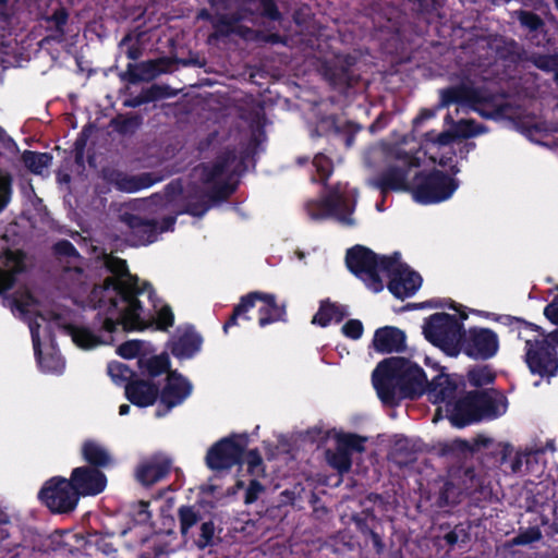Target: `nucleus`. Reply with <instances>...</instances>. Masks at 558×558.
Wrapping results in <instances>:
<instances>
[{
	"instance_id": "obj_1",
	"label": "nucleus",
	"mask_w": 558,
	"mask_h": 558,
	"mask_svg": "<svg viewBox=\"0 0 558 558\" xmlns=\"http://www.w3.org/2000/svg\"><path fill=\"white\" fill-rule=\"evenodd\" d=\"M104 264L108 270L120 278L119 281L107 278L104 286L95 287L89 300L95 308L102 310L107 315L104 326L113 331L116 325L124 329H144L154 319V314L143 307L144 298L151 301L150 286L138 287L137 278H133L124 259L105 255Z\"/></svg>"
},
{
	"instance_id": "obj_2",
	"label": "nucleus",
	"mask_w": 558,
	"mask_h": 558,
	"mask_svg": "<svg viewBox=\"0 0 558 558\" xmlns=\"http://www.w3.org/2000/svg\"><path fill=\"white\" fill-rule=\"evenodd\" d=\"M373 383L381 401L392 404L400 398L423 393L427 379L416 364L403 357H390L376 367Z\"/></svg>"
},
{
	"instance_id": "obj_3",
	"label": "nucleus",
	"mask_w": 558,
	"mask_h": 558,
	"mask_svg": "<svg viewBox=\"0 0 558 558\" xmlns=\"http://www.w3.org/2000/svg\"><path fill=\"white\" fill-rule=\"evenodd\" d=\"M347 265L372 291L379 292L383 290V276L389 270V259H378L368 248L356 246L348 251Z\"/></svg>"
},
{
	"instance_id": "obj_4",
	"label": "nucleus",
	"mask_w": 558,
	"mask_h": 558,
	"mask_svg": "<svg viewBox=\"0 0 558 558\" xmlns=\"http://www.w3.org/2000/svg\"><path fill=\"white\" fill-rule=\"evenodd\" d=\"M426 338L442 349L448 355L460 353L462 341L461 325L458 319L446 313H437L429 317L424 327Z\"/></svg>"
},
{
	"instance_id": "obj_5",
	"label": "nucleus",
	"mask_w": 558,
	"mask_h": 558,
	"mask_svg": "<svg viewBox=\"0 0 558 558\" xmlns=\"http://www.w3.org/2000/svg\"><path fill=\"white\" fill-rule=\"evenodd\" d=\"M457 184L449 175L435 171L414 177L413 196L420 203H438L449 198Z\"/></svg>"
},
{
	"instance_id": "obj_6",
	"label": "nucleus",
	"mask_w": 558,
	"mask_h": 558,
	"mask_svg": "<svg viewBox=\"0 0 558 558\" xmlns=\"http://www.w3.org/2000/svg\"><path fill=\"white\" fill-rule=\"evenodd\" d=\"M234 153L228 151L220 156L213 165L196 169V175L207 185V193L213 197L227 196L231 190L228 180L233 171Z\"/></svg>"
},
{
	"instance_id": "obj_7",
	"label": "nucleus",
	"mask_w": 558,
	"mask_h": 558,
	"mask_svg": "<svg viewBox=\"0 0 558 558\" xmlns=\"http://www.w3.org/2000/svg\"><path fill=\"white\" fill-rule=\"evenodd\" d=\"M39 498L52 512L60 513L72 511L78 502L71 481L63 477L47 481L39 492Z\"/></svg>"
},
{
	"instance_id": "obj_8",
	"label": "nucleus",
	"mask_w": 558,
	"mask_h": 558,
	"mask_svg": "<svg viewBox=\"0 0 558 558\" xmlns=\"http://www.w3.org/2000/svg\"><path fill=\"white\" fill-rule=\"evenodd\" d=\"M525 361L532 373L541 376H553L558 369V357L554 348L548 345V339L541 335L525 340Z\"/></svg>"
},
{
	"instance_id": "obj_9",
	"label": "nucleus",
	"mask_w": 558,
	"mask_h": 558,
	"mask_svg": "<svg viewBox=\"0 0 558 558\" xmlns=\"http://www.w3.org/2000/svg\"><path fill=\"white\" fill-rule=\"evenodd\" d=\"M251 307H257L260 326L277 320L283 315V308L276 304L274 295L254 292L242 299L241 303L234 308L233 315L229 323L226 324L225 328L231 324H235L236 318L246 313Z\"/></svg>"
},
{
	"instance_id": "obj_10",
	"label": "nucleus",
	"mask_w": 558,
	"mask_h": 558,
	"mask_svg": "<svg viewBox=\"0 0 558 558\" xmlns=\"http://www.w3.org/2000/svg\"><path fill=\"white\" fill-rule=\"evenodd\" d=\"M306 211L314 220L335 216L343 223H353V220L348 216L352 211V205L344 199L342 193L338 190L331 192L328 197L308 202Z\"/></svg>"
},
{
	"instance_id": "obj_11",
	"label": "nucleus",
	"mask_w": 558,
	"mask_h": 558,
	"mask_svg": "<svg viewBox=\"0 0 558 558\" xmlns=\"http://www.w3.org/2000/svg\"><path fill=\"white\" fill-rule=\"evenodd\" d=\"M366 438L354 434H338L335 450L327 451L328 463L339 473H347L351 469L352 452H363Z\"/></svg>"
},
{
	"instance_id": "obj_12",
	"label": "nucleus",
	"mask_w": 558,
	"mask_h": 558,
	"mask_svg": "<svg viewBox=\"0 0 558 558\" xmlns=\"http://www.w3.org/2000/svg\"><path fill=\"white\" fill-rule=\"evenodd\" d=\"M474 359H489L498 350V338L489 329H471L460 343V351Z\"/></svg>"
},
{
	"instance_id": "obj_13",
	"label": "nucleus",
	"mask_w": 558,
	"mask_h": 558,
	"mask_svg": "<svg viewBox=\"0 0 558 558\" xmlns=\"http://www.w3.org/2000/svg\"><path fill=\"white\" fill-rule=\"evenodd\" d=\"M245 448V439L227 438L215 445L207 453V465L213 470L230 469L240 461Z\"/></svg>"
},
{
	"instance_id": "obj_14",
	"label": "nucleus",
	"mask_w": 558,
	"mask_h": 558,
	"mask_svg": "<svg viewBox=\"0 0 558 558\" xmlns=\"http://www.w3.org/2000/svg\"><path fill=\"white\" fill-rule=\"evenodd\" d=\"M384 275L390 277L388 288L390 292L399 299H405L413 295L422 283V279L418 274L407 267L397 265L391 260L389 270Z\"/></svg>"
},
{
	"instance_id": "obj_15",
	"label": "nucleus",
	"mask_w": 558,
	"mask_h": 558,
	"mask_svg": "<svg viewBox=\"0 0 558 558\" xmlns=\"http://www.w3.org/2000/svg\"><path fill=\"white\" fill-rule=\"evenodd\" d=\"M192 392V385L175 372L169 373L167 384L160 395V408L157 415L162 416L172 408L182 403Z\"/></svg>"
},
{
	"instance_id": "obj_16",
	"label": "nucleus",
	"mask_w": 558,
	"mask_h": 558,
	"mask_svg": "<svg viewBox=\"0 0 558 558\" xmlns=\"http://www.w3.org/2000/svg\"><path fill=\"white\" fill-rule=\"evenodd\" d=\"M70 481L73 489L77 493V498H80V496L100 494L107 485L105 474L90 466L75 468L72 471Z\"/></svg>"
},
{
	"instance_id": "obj_17",
	"label": "nucleus",
	"mask_w": 558,
	"mask_h": 558,
	"mask_svg": "<svg viewBox=\"0 0 558 558\" xmlns=\"http://www.w3.org/2000/svg\"><path fill=\"white\" fill-rule=\"evenodd\" d=\"M10 305L12 310L19 313V315L25 319H28L29 329L32 332L34 350L37 355H39V328L40 323L35 319H31V316L37 315L39 313V304L38 301L29 293V291L24 290L14 296L12 301H10Z\"/></svg>"
},
{
	"instance_id": "obj_18",
	"label": "nucleus",
	"mask_w": 558,
	"mask_h": 558,
	"mask_svg": "<svg viewBox=\"0 0 558 558\" xmlns=\"http://www.w3.org/2000/svg\"><path fill=\"white\" fill-rule=\"evenodd\" d=\"M446 412L450 422L458 427H463L481 420L476 393L468 395L454 401L451 407H448Z\"/></svg>"
},
{
	"instance_id": "obj_19",
	"label": "nucleus",
	"mask_w": 558,
	"mask_h": 558,
	"mask_svg": "<svg viewBox=\"0 0 558 558\" xmlns=\"http://www.w3.org/2000/svg\"><path fill=\"white\" fill-rule=\"evenodd\" d=\"M26 269V255L21 251H7L0 255V293L9 290L17 274Z\"/></svg>"
},
{
	"instance_id": "obj_20",
	"label": "nucleus",
	"mask_w": 558,
	"mask_h": 558,
	"mask_svg": "<svg viewBox=\"0 0 558 558\" xmlns=\"http://www.w3.org/2000/svg\"><path fill=\"white\" fill-rule=\"evenodd\" d=\"M456 390L457 385L450 376L439 374L429 384L427 393L432 402L442 403L446 411L456 400Z\"/></svg>"
},
{
	"instance_id": "obj_21",
	"label": "nucleus",
	"mask_w": 558,
	"mask_h": 558,
	"mask_svg": "<svg viewBox=\"0 0 558 558\" xmlns=\"http://www.w3.org/2000/svg\"><path fill=\"white\" fill-rule=\"evenodd\" d=\"M373 345L378 352H399L405 348V335L396 327H383L376 330Z\"/></svg>"
},
{
	"instance_id": "obj_22",
	"label": "nucleus",
	"mask_w": 558,
	"mask_h": 558,
	"mask_svg": "<svg viewBox=\"0 0 558 558\" xmlns=\"http://www.w3.org/2000/svg\"><path fill=\"white\" fill-rule=\"evenodd\" d=\"M121 220L132 230L136 244L144 245L155 240L157 229L153 221L144 220L131 214H123Z\"/></svg>"
},
{
	"instance_id": "obj_23",
	"label": "nucleus",
	"mask_w": 558,
	"mask_h": 558,
	"mask_svg": "<svg viewBox=\"0 0 558 558\" xmlns=\"http://www.w3.org/2000/svg\"><path fill=\"white\" fill-rule=\"evenodd\" d=\"M128 399L138 407H148L157 398L158 389L149 381L136 380L125 387Z\"/></svg>"
},
{
	"instance_id": "obj_24",
	"label": "nucleus",
	"mask_w": 558,
	"mask_h": 558,
	"mask_svg": "<svg viewBox=\"0 0 558 558\" xmlns=\"http://www.w3.org/2000/svg\"><path fill=\"white\" fill-rule=\"evenodd\" d=\"M169 470L168 461L153 458L143 462L136 471V477L143 485H153L166 476Z\"/></svg>"
},
{
	"instance_id": "obj_25",
	"label": "nucleus",
	"mask_w": 558,
	"mask_h": 558,
	"mask_svg": "<svg viewBox=\"0 0 558 558\" xmlns=\"http://www.w3.org/2000/svg\"><path fill=\"white\" fill-rule=\"evenodd\" d=\"M477 404L481 420L496 418L506 413L508 408L507 399L501 395H477Z\"/></svg>"
},
{
	"instance_id": "obj_26",
	"label": "nucleus",
	"mask_w": 558,
	"mask_h": 558,
	"mask_svg": "<svg viewBox=\"0 0 558 558\" xmlns=\"http://www.w3.org/2000/svg\"><path fill=\"white\" fill-rule=\"evenodd\" d=\"M410 167H391L381 177V186L392 190H411L413 192L414 179H409Z\"/></svg>"
},
{
	"instance_id": "obj_27",
	"label": "nucleus",
	"mask_w": 558,
	"mask_h": 558,
	"mask_svg": "<svg viewBox=\"0 0 558 558\" xmlns=\"http://www.w3.org/2000/svg\"><path fill=\"white\" fill-rule=\"evenodd\" d=\"M157 181H159V178H155L150 173H142L137 175L120 174L116 180V185L120 191L134 193L150 186Z\"/></svg>"
},
{
	"instance_id": "obj_28",
	"label": "nucleus",
	"mask_w": 558,
	"mask_h": 558,
	"mask_svg": "<svg viewBox=\"0 0 558 558\" xmlns=\"http://www.w3.org/2000/svg\"><path fill=\"white\" fill-rule=\"evenodd\" d=\"M82 454L88 463L96 466H106L111 462L107 449L94 440H87L83 444Z\"/></svg>"
},
{
	"instance_id": "obj_29",
	"label": "nucleus",
	"mask_w": 558,
	"mask_h": 558,
	"mask_svg": "<svg viewBox=\"0 0 558 558\" xmlns=\"http://www.w3.org/2000/svg\"><path fill=\"white\" fill-rule=\"evenodd\" d=\"M178 520L180 533L186 542L190 537V531L202 521L199 509L193 506H182L178 509Z\"/></svg>"
},
{
	"instance_id": "obj_30",
	"label": "nucleus",
	"mask_w": 558,
	"mask_h": 558,
	"mask_svg": "<svg viewBox=\"0 0 558 558\" xmlns=\"http://www.w3.org/2000/svg\"><path fill=\"white\" fill-rule=\"evenodd\" d=\"M64 332L82 349H92L100 344L99 338L86 328L66 326Z\"/></svg>"
},
{
	"instance_id": "obj_31",
	"label": "nucleus",
	"mask_w": 558,
	"mask_h": 558,
	"mask_svg": "<svg viewBox=\"0 0 558 558\" xmlns=\"http://www.w3.org/2000/svg\"><path fill=\"white\" fill-rule=\"evenodd\" d=\"M23 161L32 172L43 174L51 165L52 157L46 153L25 151Z\"/></svg>"
},
{
	"instance_id": "obj_32",
	"label": "nucleus",
	"mask_w": 558,
	"mask_h": 558,
	"mask_svg": "<svg viewBox=\"0 0 558 558\" xmlns=\"http://www.w3.org/2000/svg\"><path fill=\"white\" fill-rule=\"evenodd\" d=\"M202 339L193 333L182 336L173 348V353L178 356L187 357L199 350Z\"/></svg>"
},
{
	"instance_id": "obj_33",
	"label": "nucleus",
	"mask_w": 558,
	"mask_h": 558,
	"mask_svg": "<svg viewBox=\"0 0 558 558\" xmlns=\"http://www.w3.org/2000/svg\"><path fill=\"white\" fill-rule=\"evenodd\" d=\"M241 19L242 17L240 16L221 15L216 20L215 27L217 28V32H219L222 35L235 33L243 37H247L248 34H251V31L248 28H243L238 25V22Z\"/></svg>"
},
{
	"instance_id": "obj_34",
	"label": "nucleus",
	"mask_w": 558,
	"mask_h": 558,
	"mask_svg": "<svg viewBox=\"0 0 558 558\" xmlns=\"http://www.w3.org/2000/svg\"><path fill=\"white\" fill-rule=\"evenodd\" d=\"M342 318V313L340 310L330 303L322 304L319 311L313 317L312 323L318 324L322 327L327 326L330 322L336 320L339 322Z\"/></svg>"
},
{
	"instance_id": "obj_35",
	"label": "nucleus",
	"mask_w": 558,
	"mask_h": 558,
	"mask_svg": "<svg viewBox=\"0 0 558 558\" xmlns=\"http://www.w3.org/2000/svg\"><path fill=\"white\" fill-rule=\"evenodd\" d=\"M457 138H470L484 133L483 125L476 124L473 120H460L452 125Z\"/></svg>"
},
{
	"instance_id": "obj_36",
	"label": "nucleus",
	"mask_w": 558,
	"mask_h": 558,
	"mask_svg": "<svg viewBox=\"0 0 558 558\" xmlns=\"http://www.w3.org/2000/svg\"><path fill=\"white\" fill-rule=\"evenodd\" d=\"M143 366L151 376H158L166 372L169 367V359L167 355H156L147 359L146 361H142Z\"/></svg>"
},
{
	"instance_id": "obj_37",
	"label": "nucleus",
	"mask_w": 558,
	"mask_h": 558,
	"mask_svg": "<svg viewBox=\"0 0 558 558\" xmlns=\"http://www.w3.org/2000/svg\"><path fill=\"white\" fill-rule=\"evenodd\" d=\"M215 536V524L213 521L202 522L199 527V536L194 539V544L197 548L204 549L208 546H211L214 543Z\"/></svg>"
},
{
	"instance_id": "obj_38",
	"label": "nucleus",
	"mask_w": 558,
	"mask_h": 558,
	"mask_svg": "<svg viewBox=\"0 0 558 558\" xmlns=\"http://www.w3.org/2000/svg\"><path fill=\"white\" fill-rule=\"evenodd\" d=\"M468 378L473 386L481 387L490 384L494 380V375L488 367L483 366L471 369Z\"/></svg>"
},
{
	"instance_id": "obj_39",
	"label": "nucleus",
	"mask_w": 558,
	"mask_h": 558,
	"mask_svg": "<svg viewBox=\"0 0 558 558\" xmlns=\"http://www.w3.org/2000/svg\"><path fill=\"white\" fill-rule=\"evenodd\" d=\"M245 462L247 464V471L254 476L259 477L265 473L263 459L257 451L251 450L245 456Z\"/></svg>"
},
{
	"instance_id": "obj_40",
	"label": "nucleus",
	"mask_w": 558,
	"mask_h": 558,
	"mask_svg": "<svg viewBox=\"0 0 558 558\" xmlns=\"http://www.w3.org/2000/svg\"><path fill=\"white\" fill-rule=\"evenodd\" d=\"M514 14L520 23L530 31H536L543 25V21L534 13L519 10Z\"/></svg>"
},
{
	"instance_id": "obj_41",
	"label": "nucleus",
	"mask_w": 558,
	"mask_h": 558,
	"mask_svg": "<svg viewBox=\"0 0 558 558\" xmlns=\"http://www.w3.org/2000/svg\"><path fill=\"white\" fill-rule=\"evenodd\" d=\"M108 373L116 383L128 380L131 377V371L122 363L113 362L108 365Z\"/></svg>"
},
{
	"instance_id": "obj_42",
	"label": "nucleus",
	"mask_w": 558,
	"mask_h": 558,
	"mask_svg": "<svg viewBox=\"0 0 558 558\" xmlns=\"http://www.w3.org/2000/svg\"><path fill=\"white\" fill-rule=\"evenodd\" d=\"M542 537V533L538 527H531L518 534L512 543L514 545H526L533 542L539 541Z\"/></svg>"
},
{
	"instance_id": "obj_43",
	"label": "nucleus",
	"mask_w": 558,
	"mask_h": 558,
	"mask_svg": "<svg viewBox=\"0 0 558 558\" xmlns=\"http://www.w3.org/2000/svg\"><path fill=\"white\" fill-rule=\"evenodd\" d=\"M440 105L442 107L449 106L452 102L461 101L464 98L463 90L459 87H451L440 92Z\"/></svg>"
},
{
	"instance_id": "obj_44",
	"label": "nucleus",
	"mask_w": 558,
	"mask_h": 558,
	"mask_svg": "<svg viewBox=\"0 0 558 558\" xmlns=\"http://www.w3.org/2000/svg\"><path fill=\"white\" fill-rule=\"evenodd\" d=\"M142 347H143V344L141 341H137V340L128 341V342L122 343L118 348V353L124 359H133V357L137 356V354L141 352Z\"/></svg>"
},
{
	"instance_id": "obj_45",
	"label": "nucleus",
	"mask_w": 558,
	"mask_h": 558,
	"mask_svg": "<svg viewBox=\"0 0 558 558\" xmlns=\"http://www.w3.org/2000/svg\"><path fill=\"white\" fill-rule=\"evenodd\" d=\"M534 64L545 71L558 72V54L538 56L534 59Z\"/></svg>"
},
{
	"instance_id": "obj_46",
	"label": "nucleus",
	"mask_w": 558,
	"mask_h": 558,
	"mask_svg": "<svg viewBox=\"0 0 558 558\" xmlns=\"http://www.w3.org/2000/svg\"><path fill=\"white\" fill-rule=\"evenodd\" d=\"M342 331L349 338L359 339L363 333V325L357 319H350L343 325Z\"/></svg>"
},
{
	"instance_id": "obj_47",
	"label": "nucleus",
	"mask_w": 558,
	"mask_h": 558,
	"mask_svg": "<svg viewBox=\"0 0 558 558\" xmlns=\"http://www.w3.org/2000/svg\"><path fill=\"white\" fill-rule=\"evenodd\" d=\"M313 165L316 168L317 172L319 173L320 180H326L331 169L329 159L325 156L319 155L314 158Z\"/></svg>"
},
{
	"instance_id": "obj_48",
	"label": "nucleus",
	"mask_w": 558,
	"mask_h": 558,
	"mask_svg": "<svg viewBox=\"0 0 558 558\" xmlns=\"http://www.w3.org/2000/svg\"><path fill=\"white\" fill-rule=\"evenodd\" d=\"M10 180L8 175L0 170V211L9 202Z\"/></svg>"
},
{
	"instance_id": "obj_49",
	"label": "nucleus",
	"mask_w": 558,
	"mask_h": 558,
	"mask_svg": "<svg viewBox=\"0 0 558 558\" xmlns=\"http://www.w3.org/2000/svg\"><path fill=\"white\" fill-rule=\"evenodd\" d=\"M157 324L159 328L166 329L173 324V314L169 306H162L157 312Z\"/></svg>"
},
{
	"instance_id": "obj_50",
	"label": "nucleus",
	"mask_w": 558,
	"mask_h": 558,
	"mask_svg": "<svg viewBox=\"0 0 558 558\" xmlns=\"http://www.w3.org/2000/svg\"><path fill=\"white\" fill-rule=\"evenodd\" d=\"M264 490V487L263 485L256 480V478H253L248 485V488L246 490V494H245V502L246 504H252L254 502L259 494Z\"/></svg>"
},
{
	"instance_id": "obj_51",
	"label": "nucleus",
	"mask_w": 558,
	"mask_h": 558,
	"mask_svg": "<svg viewBox=\"0 0 558 558\" xmlns=\"http://www.w3.org/2000/svg\"><path fill=\"white\" fill-rule=\"evenodd\" d=\"M54 251L60 256H69L74 259L78 258V255L76 254L74 246L68 241H61L57 243L54 246Z\"/></svg>"
},
{
	"instance_id": "obj_52",
	"label": "nucleus",
	"mask_w": 558,
	"mask_h": 558,
	"mask_svg": "<svg viewBox=\"0 0 558 558\" xmlns=\"http://www.w3.org/2000/svg\"><path fill=\"white\" fill-rule=\"evenodd\" d=\"M260 2L263 5V12L266 16L271 20H278L280 17V13L271 0H260Z\"/></svg>"
},
{
	"instance_id": "obj_53",
	"label": "nucleus",
	"mask_w": 558,
	"mask_h": 558,
	"mask_svg": "<svg viewBox=\"0 0 558 558\" xmlns=\"http://www.w3.org/2000/svg\"><path fill=\"white\" fill-rule=\"evenodd\" d=\"M142 69L145 71V75H144L145 80H151L160 73L158 63L155 61H149V62L143 63Z\"/></svg>"
},
{
	"instance_id": "obj_54",
	"label": "nucleus",
	"mask_w": 558,
	"mask_h": 558,
	"mask_svg": "<svg viewBox=\"0 0 558 558\" xmlns=\"http://www.w3.org/2000/svg\"><path fill=\"white\" fill-rule=\"evenodd\" d=\"M544 313L548 319L558 324V298L545 307Z\"/></svg>"
},
{
	"instance_id": "obj_55",
	"label": "nucleus",
	"mask_w": 558,
	"mask_h": 558,
	"mask_svg": "<svg viewBox=\"0 0 558 558\" xmlns=\"http://www.w3.org/2000/svg\"><path fill=\"white\" fill-rule=\"evenodd\" d=\"M527 454H529L527 452H521V451L515 452V456L512 459L511 464H510L511 471L513 473H518L521 471L523 461Z\"/></svg>"
},
{
	"instance_id": "obj_56",
	"label": "nucleus",
	"mask_w": 558,
	"mask_h": 558,
	"mask_svg": "<svg viewBox=\"0 0 558 558\" xmlns=\"http://www.w3.org/2000/svg\"><path fill=\"white\" fill-rule=\"evenodd\" d=\"M9 530L7 526L0 529V548L5 551H10L12 549L13 544L9 541Z\"/></svg>"
},
{
	"instance_id": "obj_57",
	"label": "nucleus",
	"mask_w": 558,
	"mask_h": 558,
	"mask_svg": "<svg viewBox=\"0 0 558 558\" xmlns=\"http://www.w3.org/2000/svg\"><path fill=\"white\" fill-rule=\"evenodd\" d=\"M456 137L454 131L451 128L449 132H444L437 136L436 143L439 145H448L450 144Z\"/></svg>"
},
{
	"instance_id": "obj_58",
	"label": "nucleus",
	"mask_w": 558,
	"mask_h": 558,
	"mask_svg": "<svg viewBox=\"0 0 558 558\" xmlns=\"http://www.w3.org/2000/svg\"><path fill=\"white\" fill-rule=\"evenodd\" d=\"M542 339H548V345L553 348L551 345L558 347V329L550 332L548 336H541Z\"/></svg>"
},
{
	"instance_id": "obj_59",
	"label": "nucleus",
	"mask_w": 558,
	"mask_h": 558,
	"mask_svg": "<svg viewBox=\"0 0 558 558\" xmlns=\"http://www.w3.org/2000/svg\"><path fill=\"white\" fill-rule=\"evenodd\" d=\"M10 523L9 517L2 510H0V529L3 526H8Z\"/></svg>"
},
{
	"instance_id": "obj_60",
	"label": "nucleus",
	"mask_w": 558,
	"mask_h": 558,
	"mask_svg": "<svg viewBox=\"0 0 558 558\" xmlns=\"http://www.w3.org/2000/svg\"><path fill=\"white\" fill-rule=\"evenodd\" d=\"M511 451H512V449H511V447H510L509 445H506V446L504 447V450H502V458H501V459H502V461H505V460H506V458L508 457V454H510V453H511Z\"/></svg>"
},
{
	"instance_id": "obj_61",
	"label": "nucleus",
	"mask_w": 558,
	"mask_h": 558,
	"mask_svg": "<svg viewBox=\"0 0 558 558\" xmlns=\"http://www.w3.org/2000/svg\"><path fill=\"white\" fill-rule=\"evenodd\" d=\"M130 411V407L128 404H122L119 409L120 415H125Z\"/></svg>"
},
{
	"instance_id": "obj_62",
	"label": "nucleus",
	"mask_w": 558,
	"mask_h": 558,
	"mask_svg": "<svg viewBox=\"0 0 558 558\" xmlns=\"http://www.w3.org/2000/svg\"><path fill=\"white\" fill-rule=\"evenodd\" d=\"M140 507H141V513H145V514H147V507H148V504H147V502H144V501H141Z\"/></svg>"
},
{
	"instance_id": "obj_63",
	"label": "nucleus",
	"mask_w": 558,
	"mask_h": 558,
	"mask_svg": "<svg viewBox=\"0 0 558 558\" xmlns=\"http://www.w3.org/2000/svg\"><path fill=\"white\" fill-rule=\"evenodd\" d=\"M371 534H372V537H373L375 544L379 545V537H378V535L376 533H374V532H372Z\"/></svg>"
},
{
	"instance_id": "obj_64",
	"label": "nucleus",
	"mask_w": 558,
	"mask_h": 558,
	"mask_svg": "<svg viewBox=\"0 0 558 558\" xmlns=\"http://www.w3.org/2000/svg\"><path fill=\"white\" fill-rule=\"evenodd\" d=\"M442 411V407H439L437 410V413L435 414L434 422H436L439 418V413Z\"/></svg>"
}]
</instances>
